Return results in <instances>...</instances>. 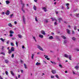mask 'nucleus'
<instances>
[{
  "instance_id": "obj_49",
  "label": "nucleus",
  "mask_w": 79,
  "mask_h": 79,
  "mask_svg": "<svg viewBox=\"0 0 79 79\" xmlns=\"http://www.w3.org/2000/svg\"><path fill=\"white\" fill-rule=\"evenodd\" d=\"M5 14V12H3L2 13V15H4Z\"/></svg>"
},
{
  "instance_id": "obj_18",
  "label": "nucleus",
  "mask_w": 79,
  "mask_h": 79,
  "mask_svg": "<svg viewBox=\"0 0 79 79\" xmlns=\"http://www.w3.org/2000/svg\"><path fill=\"white\" fill-rule=\"evenodd\" d=\"M11 74V75H12V76H15V74H14V73H13V72L12 71H10Z\"/></svg>"
},
{
  "instance_id": "obj_63",
  "label": "nucleus",
  "mask_w": 79,
  "mask_h": 79,
  "mask_svg": "<svg viewBox=\"0 0 79 79\" xmlns=\"http://www.w3.org/2000/svg\"><path fill=\"white\" fill-rule=\"evenodd\" d=\"M6 44H9V41H7V42H6Z\"/></svg>"
},
{
  "instance_id": "obj_8",
  "label": "nucleus",
  "mask_w": 79,
  "mask_h": 79,
  "mask_svg": "<svg viewBox=\"0 0 79 79\" xmlns=\"http://www.w3.org/2000/svg\"><path fill=\"white\" fill-rule=\"evenodd\" d=\"M23 22L24 23V24H25V17H24V16H23Z\"/></svg>"
},
{
  "instance_id": "obj_6",
  "label": "nucleus",
  "mask_w": 79,
  "mask_h": 79,
  "mask_svg": "<svg viewBox=\"0 0 79 79\" xmlns=\"http://www.w3.org/2000/svg\"><path fill=\"white\" fill-rule=\"evenodd\" d=\"M51 72L52 73V74H56V70H52L51 71Z\"/></svg>"
},
{
  "instance_id": "obj_7",
  "label": "nucleus",
  "mask_w": 79,
  "mask_h": 79,
  "mask_svg": "<svg viewBox=\"0 0 79 79\" xmlns=\"http://www.w3.org/2000/svg\"><path fill=\"white\" fill-rule=\"evenodd\" d=\"M9 14H10V11L7 10L6 13V15H9Z\"/></svg>"
},
{
  "instance_id": "obj_4",
  "label": "nucleus",
  "mask_w": 79,
  "mask_h": 79,
  "mask_svg": "<svg viewBox=\"0 0 79 79\" xmlns=\"http://www.w3.org/2000/svg\"><path fill=\"white\" fill-rule=\"evenodd\" d=\"M24 4H22V10L23 13H25V11L24 10Z\"/></svg>"
},
{
  "instance_id": "obj_1",
  "label": "nucleus",
  "mask_w": 79,
  "mask_h": 79,
  "mask_svg": "<svg viewBox=\"0 0 79 79\" xmlns=\"http://www.w3.org/2000/svg\"><path fill=\"white\" fill-rule=\"evenodd\" d=\"M64 56L65 58H69V60H71V58H72V56L71 55H68L67 54H64Z\"/></svg>"
},
{
  "instance_id": "obj_33",
  "label": "nucleus",
  "mask_w": 79,
  "mask_h": 79,
  "mask_svg": "<svg viewBox=\"0 0 79 79\" xmlns=\"http://www.w3.org/2000/svg\"><path fill=\"white\" fill-rule=\"evenodd\" d=\"M51 78H52V79H53V78H55V77L53 76H51Z\"/></svg>"
},
{
  "instance_id": "obj_13",
  "label": "nucleus",
  "mask_w": 79,
  "mask_h": 79,
  "mask_svg": "<svg viewBox=\"0 0 79 79\" xmlns=\"http://www.w3.org/2000/svg\"><path fill=\"white\" fill-rule=\"evenodd\" d=\"M18 36L19 38H20V39H21V38H22V35L20 34H18Z\"/></svg>"
},
{
  "instance_id": "obj_2",
  "label": "nucleus",
  "mask_w": 79,
  "mask_h": 79,
  "mask_svg": "<svg viewBox=\"0 0 79 79\" xmlns=\"http://www.w3.org/2000/svg\"><path fill=\"white\" fill-rule=\"evenodd\" d=\"M14 51H15V49H14V47H12L11 48V49H9V54H11V52Z\"/></svg>"
},
{
  "instance_id": "obj_17",
  "label": "nucleus",
  "mask_w": 79,
  "mask_h": 79,
  "mask_svg": "<svg viewBox=\"0 0 79 79\" xmlns=\"http://www.w3.org/2000/svg\"><path fill=\"white\" fill-rule=\"evenodd\" d=\"M58 19L60 22H60L62 20V19L61 18H58Z\"/></svg>"
},
{
  "instance_id": "obj_34",
  "label": "nucleus",
  "mask_w": 79,
  "mask_h": 79,
  "mask_svg": "<svg viewBox=\"0 0 79 79\" xmlns=\"http://www.w3.org/2000/svg\"><path fill=\"white\" fill-rule=\"evenodd\" d=\"M16 44L17 47H18V42H17V41H16Z\"/></svg>"
},
{
  "instance_id": "obj_35",
  "label": "nucleus",
  "mask_w": 79,
  "mask_h": 79,
  "mask_svg": "<svg viewBox=\"0 0 79 79\" xmlns=\"http://www.w3.org/2000/svg\"><path fill=\"white\" fill-rule=\"evenodd\" d=\"M37 17H35V20L36 21V22H37V21H38V20H37Z\"/></svg>"
},
{
  "instance_id": "obj_40",
  "label": "nucleus",
  "mask_w": 79,
  "mask_h": 79,
  "mask_svg": "<svg viewBox=\"0 0 79 79\" xmlns=\"http://www.w3.org/2000/svg\"><path fill=\"white\" fill-rule=\"evenodd\" d=\"M5 73L6 75H8V71H6Z\"/></svg>"
},
{
  "instance_id": "obj_9",
  "label": "nucleus",
  "mask_w": 79,
  "mask_h": 79,
  "mask_svg": "<svg viewBox=\"0 0 79 79\" xmlns=\"http://www.w3.org/2000/svg\"><path fill=\"white\" fill-rule=\"evenodd\" d=\"M66 31H67V33L69 34H70V31H69V29H67Z\"/></svg>"
},
{
  "instance_id": "obj_20",
  "label": "nucleus",
  "mask_w": 79,
  "mask_h": 79,
  "mask_svg": "<svg viewBox=\"0 0 79 79\" xmlns=\"http://www.w3.org/2000/svg\"><path fill=\"white\" fill-rule=\"evenodd\" d=\"M34 54H32V56H31V59H34Z\"/></svg>"
},
{
  "instance_id": "obj_31",
  "label": "nucleus",
  "mask_w": 79,
  "mask_h": 79,
  "mask_svg": "<svg viewBox=\"0 0 79 79\" xmlns=\"http://www.w3.org/2000/svg\"><path fill=\"white\" fill-rule=\"evenodd\" d=\"M61 37L63 38L64 39H66V37L64 36H61Z\"/></svg>"
},
{
  "instance_id": "obj_24",
  "label": "nucleus",
  "mask_w": 79,
  "mask_h": 79,
  "mask_svg": "<svg viewBox=\"0 0 79 79\" xmlns=\"http://www.w3.org/2000/svg\"><path fill=\"white\" fill-rule=\"evenodd\" d=\"M8 26L10 27H12V26H13V25L11 23H9L8 24Z\"/></svg>"
},
{
  "instance_id": "obj_41",
  "label": "nucleus",
  "mask_w": 79,
  "mask_h": 79,
  "mask_svg": "<svg viewBox=\"0 0 79 79\" xmlns=\"http://www.w3.org/2000/svg\"><path fill=\"white\" fill-rule=\"evenodd\" d=\"M76 50H77V52H79V49L78 48H76Z\"/></svg>"
},
{
  "instance_id": "obj_14",
  "label": "nucleus",
  "mask_w": 79,
  "mask_h": 79,
  "mask_svg": "<svg viewBox=\"0 0 79 79\" xmlns=\"http://www.w3.org/2000/svg\"><path fill=\"white\" fill-rule=\"evenodd\" d=\"M9 33L10 34H14V31H12V30H10L9 31Z\"/></svg>"
},
{
  "instance_id": "obj_61",
  "label": "nucleus",
  "mask_w": 79,
  "mask_h": 79,
  "mask_svg": "<svg viewBox=\"0 0 79 79\" xmlns=\"http://www.w3.org/2000/svg\"><path fill=\"white\" fill-rule=\"evenodd\" d=\"M16 39V38H12V40H14V39Z\"/></svg>"
},
{
  "instance_id": "obj_42",
  "label": "nucleus",
  "mask_w": 79,
  "mask_h": 79,
  "mask_svg": "<svg viewBox=\"0 0 79 79\" xmlns=\"http://www.w3.org/2000/svg\"><path fill=\"white\" fill-rule=\"evenodd\" d=\"M67 40H64V43L66 44V43H67Z\"/></svg>"
},
{
  "instance_id": "obj_21",
  "label": "nucleus",
  "mask_w": 79,
  "mask_h": 79,
  "mask_svg": "<svg viewBox=\"0 0 79 79\" xmlns=\"http://www.w3.org/2000/svg\"><path fill=\"white\" fill-rule=\"evenodd\" d=\"M48 56H46L45 57V58H47V60H50V59L48 58Z\"/></svg>"
},
{
  "instance_id": "obj_56",
  "label": "nucleus",
  "mask_w": 79,
  "mask_h": 79,
  "mask_svg": "<svg viewBox=\"0 0 79 79\" xmlns=\"http://www.w3.org/2000/svg\"><path fill=\"white\" fill-rule=\"evenodd\" d=\"M74 30H76V27H74Z\"/></svg>"
},
{
  "instance_id": "obj_51",
  "label": "nucleus",
  "mask_w": 79,
  "mask_h": 79,
  "mask_svg": "<svg viewBox=\"0 0 79 79\" xmlns=\"http://www.w3.org/2000/svg\"><path fill=\"white\" fill-rule=\"evenodd\" d=\"M54 24L55 25H57V23H56V22H55V23H54Z\"/></svg>"
},
{
  "instance_id": "obj_44",
  "label": "nucleus",
  "mask_w": 79,
  "mask_h": 79,
  "mask_svg": "<svg viewBox=\"0 0 79 79\" xmlns=\"http://www.w3.org/2000/svg\"><path fill=\"white\" fill-rule=\"evenodd\" d=\"M72 34H75V33L74 32V31H72Z\"/></svg>"
},
{
  "instance_id": "obj_37",
  "label": "nucleus",
  "mask_w": 79,
  "mask_h": 79,
  "mask_svg": "<svg viewBox=\"0 0 79 79\" xmlns=\"http://www.w3.org/2000/svg\"><path fill=\"white\" fill-rule=\"evenodd\" d=\"M51 19L52 20V21H54V20H55V19L53 18H51Z\"/></svg>"
},
{
  "instance_id": "obj_30",
  "label": "nucleus",
  "mask_w": 79,
  "mask_h": 79,
  "mask_svg": "<svg viewBox=\"0 0 79 79\" xmlns=\"http://www.w3.org/2000/svg\"><path fill=\"white\" fill-rule=\"evenodd\" d=\"M40 64V63H39V62H37L36 64V65H39V64Z\"/></svg>"
},
{
  "instance_id": "obj_12",
  "label": "nucleus",
  "mask_w": 79,
  "mask_h": 79,
  "mask_svg": "<svg viewBox=\"0 0 79 79\" xmlns=\"http://www.w3.org/2000/svg\"><path fill=\"white\" fill-rule=\"evenodd\" d=\"M33 9L35 11H36V10H37V7H36V6H34L33 7Z\"/></svg>"
},
{
  "instance_id": "obj_46",
  "label": "nucleus",
  "mask_w": 79,
  "mask_h": 79,
  "mask_svg": "<svg viewBox=\"0 0 79 79\" xmlns=\"http://www.w3.org/2000/svg\"><path fill=\"white\" fill-rule=\"evenodd\" d=\"M12 58H14V54H12Z\"/></svg>"
},
{
  "instance_id": "obj_5",
  "label": "nucleus",
  "mask_w": 79,
  "mask_h": 79,
  "mask_svg": "<svg viewBox=\"0 0 79 79\" xmlns=\"http://www.w3.org/2000/svg\"><path fill=\"white\" fill-rule=\"evenodd\" d=\"M42 10L45 11V12H46V11H47V8H46V7H44L42 8Z\"/></svg>"
},
{
  "instance_id": "obj_16",
  "label": "nucleus",
  "mask_w": 79,
  "mask_h": 79,
  "mask_svg": "<svg viewBox=\"0 0 79 79\" xmlns=\"http://www.w3.org/2000/svg\"><path fill=\"white\" fill-rule=\"evenodd\" d=\"M49 39H53V36H51L49 37Z\"/></svg>"
},
{
  "instance_id": "obj_15",
  "label": "nucleus",
  "mask_w": 79,
  "mask_h": 79,
  "mask_svg": "<svg viewBox=\"0 0 79 79\" xmlns=\"http://www.w3.org/2000/svg\"><path fill=\"white\" fill-rule=\"evenodd\" d=\"M79 66H75V69H77V70H78V68H79Z\"/></svg>"
},
{
  "instance_id": "obj_39",
  "label": "nucleus",
  "mask_w": 79,
  "mask_h": 79,
  "mask_svg": "<svg viewBox=\"0 0 79 79\" xmlns=\"http://www.w3.org/2000/svg\"><path fill=\"white\" fill-rule=\"evenodd\" d=\"M10 44L12 46H14V44H13V43H11Z\"/></svg>"
},
{
  "instance_id": "obj_50",
  "label": "nucleus",
  "mask_w": 79,
  "mask_h": 79,
  "mask_svg": "<svg viewBox=\"0 0 79 79\" xmlns=\"http://www.w3.org/2000/svg\"><path fill=\"white\" fill-rule=\"evenodd\" d=\"M20 2H21V4H22V5L23 4V3H22V2H23V1L22 0H20Z\"/></svg>"
},
{
  "instance_id": "obj_26",
  "label": "nucleus",
  "mask_w": 79,
  "mask_h": 79,
  "mask_svg": "<svg viewBox=\"0 0 79 79\" xmlns=\"http://www.w3.org/2000/svg\"><path fill=\"white\" fill-rule=\"evenodd\" d=\"M50 62L52 64H56V63H55V62H52V61H51Z\"/></svg>"
},
{
  "instance_id": "obj_45",
  "label": "nucleus",
  "mask_w": 79,
  "mask_h": 79,
  "mask_svg": "<svg viewBox=\"0 0 79 79\" xmlns=\"http://www.w3.org/2000/svg\"><path fill=\"white\" fill-rule=\"evenodd\" d=\"M67 10H68L69 9V6H67Z\"/></svg>"
},
{
  "instance_id": "obj_48",
  "label": "nucleus",
  "mask_w": 79,
  "mask_h": 79,
  "mask_svg": "<svg viewBox=\"0 0 79 79\" xmlns=\"http://www.w3.org/2000/svg\"><path fill=\"white\" fill-rule=\"evenodd\" d=\"M21 75H18V77L19 78H20V76Z\"/></svg>"
},
{
  "instance_id": "obj_62",
  "label": "nucleus",
  "mask_w": 79,
  "mask_h": 79,
  "mask_svg": "<svg viewBox=\"0 0 79 79\" xmlns=\"http://www.w3.org/2000/svg\"><path fill=\"white\" fill-rule=\"evenodd\" d=\"M73 74H76L75 72H74V71H73Z\"/></svg>"
},
{
  "instance_id": "obj_19",
  "label": "nucleus",
  "mask_w": 79,
  "mask_h": 79,
  "mask_svg": "<svg viewBox=\"0 0 79 79\" xmlns=\"http://www.w3.org/2000/svg\"><path fill=\"white\" fill-rule=\"evenodd\" d=\"M6 4H9L10 3V2L8 0L6 1Z\"/></svg>"
},
{
  "instance_id": "obj_53",
  "label": "nucleus",
  "mask_w": 79,
  "mask_h": 79,
  "mask_svg": "<svg viewBox=\"0 0 79 79\" xmlns=\"http://www.w3.org/2000/svg\"><path fill=\"white\" fill-rule=\"evenodd\" d=\"M56 77H57V78H58V77H59L58 76V75H56Z\"/></svg>"
},
{
  "instance_id": "obj_29",
  "label": "nucleus",
  "mask_w": 79,
  "mask_h": 79,
  "mask_svg": "<svg viewBox=\"0 0 79 79\" xmlns=\"http://www.w3.org/2000/svg\"><path fill=\"white\" fill-rule=\"evenodd\" d=\"M76 16L78 18H79V13L78 14H77V15H76Z\"/></svg>"
},
{
  "instance_id": "obj_55",
  "label": "nucleus",
  "mask_w": 79,
  "mask_h": 79,
  "mask_svg": "<svg viewBox=\"0 0 79 79\" xmlns=\"http://www.w3.org/2000/svg\"><path fill=\"white\" fill-rule=\"evenodd\" d=\"M0 79H3L2 76H0Z\"/></svg>"
},
{
  "instance_id": "obj_54",
  "label": "nucleus",
  "mask_w": 79,
  "mask_h": 79,
  "mask_svg": "<svg viewBox=\"0 0 79 79\" xmlns=\"http://www.w3.org/2000/svg\"><path fill=\"white\" fill-rule=\"evenodd\" d=\"M23 72H24V71L23 70H21V72L22 73H23Z\"/></svg>"
},
{
  "instance_id": "obj_38",
  "label": "nucleus",
  "mask_w": 79,
  "mask_h": 79,
  "mask_svg": "<svg viewBox=\"0 0 79 79\" xmlns=\"http://www.w3.org/2000/svg\"><path fill=\"white\" fill-rule=\"evenodd\" d=\"M72 39L73 40H76V38H74V37H73L72 38Z\"/></svg>"
},
{
  "instance_id": "obj_3",
  "label": "nucleus",
  "mask_w": 79,
  "mask_h": 79,
  "mask_svg": "<svg viewBox=\"0 0 79 79\" xmlns=\"http://www.w3.org/2000/svg\"><path fill=\"white\" fill-rule=\"evenodd\" d=\"M37 48L41 51H44L43 48H42V47H41V46H40V45H37Z\"/></svg>"
},
{
  "instance_id": "obj_23",
  "label": "nucleus",
  "mask_w": 79,
  "mask_h": 79,
  "mask_svg": "<svg viewBox=\"0 0 79 79\" xmlns=\"http://www.w3.org/2000/svg\"><path fill=\"white\" fill-rule=\"evenodd\" d=\"M5 62L6 63H9V61L8 60H5Z\"/></svg>"
},
{
  "instance_id": "obj_47",
  "label": "nucleus",
  "mask_w": 79,
  "mask_h": 79,
  "mask_svg": "<svg viewBox=\"0 0 79 79\" xmlns=\"http://www.w3.org/2000/svg\"><path fill=\"white\" fill-rule=\"evenodd\" d=\"M45 22L46 23H48V20H46L45 21Z\"/></svg>"
},
{
  "instance_id": "obj_28",
  "label": "nucleus",
  "mask_w": 79,
  "mask_h": 79,
  "mask_svg": "<svg viewBox=\"0 0 79 79\" xmlns=\"http://www.w3.org/2000/svg\"><path fill=\"white\" fill-rule=\"evenodd\" d=\"M24 68H25V69H26L27 68V66L26 65V64H24Z\"/></svg>"
},
{
  "instance_id": "obj_52",
  "label": "nucleus",
  "mask_w": 79,
  "mask_h": 79,
  "mask_svg": "<svg viewBox=\"0 0 79 79\" xmlns=\"http://www.w3.org/2000/svg\"><path fill=\"white\" fill-rule=\"evenodd\" d=\"M14 23L15 24H17V22H16V21H15L14 22Z\"/></svg>"
},
{
  "instance_id": "obj_10",
  "label": "nucleus",
  "mask_w": 79,
  "mask_h": 79,
  "mask_svg": "<svg viewBox=\"0 0 79 79\" xmlns=\"http://www.w3.org/2000/svg\"><path fill=\"white\" fill-rule=\"evenodd\" d=\"M39 37H40V38H41V39H43V38L44 37V36H43V35H41L40 34L39 35Z\"/></svg>"
},
{
  "instance_id": "obj_58",
  "label": "nucleus",
  "mask_w": 79,
  "mask_h": 79,
  "mask_svg": "<svg viewBox=\"0 0 79 79\" xmlns=\"http://www.w3.org/2000/svg\"><path fill=\"white\" fill-rule=\"evenodd\" d=\"M57 60H58V61L60 60V58H59V57H57Z\"/></svg>"
},
{
  "instance_id": "obj_32",
  "label": "nucleus",
  "mask_w": 79,
  "mask_h": 79,
  "mask_svg": "<svg viewBox=\"0 0 79 79\" xmlns=\"http://www.w3.org/2000/svg\"><path fill=\"white\" fill-rule=\"evenodd\" d=\"M59 67H60L61 68H63L62 65L61 64H59Z\"/></svg>"
},
{
  "instance_id": "obj_57",
  "label": "nucleus",
  "mask_w": 79,
  "mask_h": 79,
  "mask_svg": "<svg viewBox=\"0 0 79 79\" xmlns=\"http://www.w3.org/2000/svg\"><path fill=\"white\" fill-rule=\"evenodd\" d=\"M66 5L67 6H69V3H67Z\"/></svg>"
},
{
  "instance_id": "obj_59",
  "label": "nucleus",
  "mask_w": 79,
  "mask_h": 79,
  "mask_svg": "<svg viewBox=\"0 0 79 79\" xmlns=\"http://www.w3.org/2000/svg\"><path fill=\"white\" fill-rule=\"evenodd\" d=\"M56 15H57V14H58V11H56Z\"/></svg>"
},
{
  "instance_id": "obj_11",
  "label": "nucleus",
  "mask_w": 79,
  "mask_h": 79,
  "mask_svg": "<svg viewBox=\"0 0 79 79\" xmlns=\"http://www.w3.org/2000/svg\"><path fill=\"white\" fill-rule=\"evenodd\" d=\"M41 34H43V35H45V31H41Z\"/></svg>"
},
{
  "instance_id": "obj_60",
  "label": "nucleus",
  "mask_w": 79,
  "mask_h": 79,
  "mask_svg": "<svg viewBox=\"0 0 79 79\" xmlns=\"http://www.w3.org/2000/svg\"><path fill=\"white\" fill-rule=\"evenodd\" d=\"M2 50H3V49H4V47H3V46L2 47Z\"/></svg>"
},
{
  "instance_id": "obj_43",
  "label": "nucleus",
  "mask_w": 79,
  "mask_h": 79,
  "mask_svg": "<svg viewBox=\"0 0 79 79\" xmlns=\"http://www.w3.org/2000/svg\"><path fill=\"white\" fill-rule=\"evenodd\" d=\"M13 35L12 34H10V37H12Z\"/></svg>"
},
{
  "instance_id": "obj_64",
  "label": "nucleus",
  "mask_w": 79,
  "mask_h": 79,
  "mask_svg": "<svg viewBox=\"0 0 79 79\" xmlns=\"http://www.w3.org/2000/svg\"><path fill=\"white\" fill-rule=\"evenodd\" d=\"M20 61L21 63H23V61L22 60H21Z\"/></svg>"
},
{
  "instance_id": "obj_27",
  "label": "nucleus",
  "mask_w": 79,
  "mask_h": 79,
  "mask_svg": "<svg viewBox=\"0 0 79 79\" xmlns=\"http://www.w3.org/2000/svg\"><path fill=\"white\" fill-rule=\"evenodd\" d=\"M33 38L34 40H35V42H37V41L36 40V39H35V37L34 36H33Z\"/></svg>"
},
{
  "instance_id": "obj_36",
  "label": "nucleus",
  "mask_w": 79,
  "mask_h": 79,
  "mask_svg": "<svg viewBox=\"0 0 79 79\" xmlns=\"http://www.w3.org/2000/svg\"><path fill=\"white\" fill-rule=\"evenodd\" d=\"M13 16V14H12V15H10V18H11Z\"/></svg>"
},
{
  "instance_id": "obj_25",
  "label": "nucleus",
  "mask_w": 79,
  "mask_h": 79,
  "mask_svg": "<svg viewBox=\"0 0 79 79\" xmlns=\"http://www.w3.org/2000/svg\"><path fill=\"white\" fill-rule=\"evenodd\" d=\"M1 54H2L3 55H5V53H4L3 52H2L1 53Z\"/></svg>"
},
{
  "instance_id": "obj_22",
  "label": "nucleus",
  "mask_w": 79,
  "mask_h": 79,
  "mask_svg": "<svg viewBox=\"0 0 79 79\" xmlns=\"http://www.w3.org/2000/svg\"><path fill=\"white\" fill-rule=\"evenodd\" d=\"M0 40H2V42H5V39H3L2 38H1Z\"/></svg>"
}]
</instances>
